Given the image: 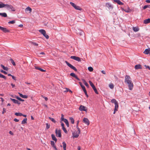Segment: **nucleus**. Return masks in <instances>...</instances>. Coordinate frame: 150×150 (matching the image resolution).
<instances>
[{
	"instance_id": "obj_1",
	"label": "nucleus",
	"mask_w": 150,
	"mask_h": 150,
	"mask_svg": "<svg viewBox=\"0 0 150 150\" xmlns=\"http://www.w3.org/2000/svg\"><path fill=\"white\" fill-rule=\"evenodd\" d=\"M5 7L7 9L10 11H16L15 8L11 5H9L8 4H5Z\"/></svg>"
},
{
	"instance_id": "obj_2",
	"label": "nucleus",
	"mask_w": 150,
	"mask_h": 150,
	"mask_svg": "<svg viewBox=\"0 0 150 150\" xmlns=\"http://www.w3.org/2000/svg\"><path fill=\"white\" fill-rule=\"evenodd\" d=\"M89 84H90L91 86V87L93 89V90L94 91L95 93L97 94H98V93L97 91V90L95 86L93 84V83L91 81H89Z\"/></svg>"
},
{
	"instance_id": "obj_3",
	"label": "nucleus",
	"mask_w": 150,
	"mask_h": 150,
	"mask_svg": "<svg viewBox=\"0 0 150 150\" xmlns=\"http://www.w3.org/2000/svg\"><path fill=\"white\" fill-rule=\"evenodd\" d=\"M131 79L130 77L128 75H126L125 78V82L126 83H128L131 81Z\"/></svg>"
},
{
	"instance_id": "obj_4",
	"label": "nucleus",
	"mask_w": 150,
	"mask_h": 150,
	"mask_svg": "<svg viewBox=\"0 0 150 150\" xmlns=\"http://www.w3.org/2000/svg\"><path fill=\"white\" fill-rule=\"evenodd\" d=\"M55 134L57 137H61L62 136L61 130L60 129L57 130V129L55 130Z\"/></svg>"
},
{
	"instance_id": "obj_5",
	"label": "nucleus",
	"mask_w": 150,
	"mask_h": 150,
	"mask_svg": "<svg viewBox=\"0 0 150 150\" xmlns=\"http://www.w3.org/2000/svg\"><path fill=\"white\" fill-rule=\"evenodd\" d=\"M76 129L77 130L76 132V138H77L79 137L81 132L80 129L79 128L77 125L76 126Z\"/></svg>"
},
{
	"instance_id": "obj_6",
	"label": "nucleus",
	"mask_w": 150,
	"mask_h": 150,
	"mask_svg": "<svg viewBox=\"0 0 150 150\" xmlns=\"http://www.w3.org/2000/svg\"><path fill=\"white\" fill-rule=\"evenodd\" d=\"M128 84V86L129 90H131L132 89L133 87V84L132 81L129 82L128 83H127Z\"/></svg>"
},
{
	"instance_id": "obj_7",
	"label": "nucleus",
	"mask_w": 150,
	"mask_h": 150,
	"mask_svg": "<svg viewBox=\"0 0 150 150\" xmlns=\"http://www.w3.org/2000/svg\"><path fill=\"white\" fill-rule=\"evenodd\" d=\"M65 62L67 65L71 69L75 71V67L69 63L67 61H65Z\"/></svg>"
},
{
	"instance_id": "obj_8",
	"label": "nucleus",
	"mask_w": 150,
	"mask_h": 150,
	"mask_svg": "<svg viewBox=\"0 0 150 150\" xmlns=\"http://www.w3.org/2000/svg\"><path fill=\"white\" fill-rule=\"evenodd\" d=\"M83 121L87 125H89L90 122L88 118H84L83 119Z\"/></svg>"
},
{
	"instance_id": "obj_9",
	"label": "nucleus",
	"mask_w": 150,
	"mask_h": 150,
	"mask_svg": "<svg viewBox=\"0 0 150 150\" xmlns=\"http://www.w3.org/2000/svg\"><path fill=\"white\" fill-rule=\"evenodd\" d=\"M105 6L106 7H108L109 9H112L113 8V6L109 3H106Z\"/></svg>"
},
{
	"instance_id": "obj_10",
	"label": "nucleus",
	"mask_w": 150,
	"mask_h": 150,
	"mask_svg": "<svg viewBox=\"0 0 150 150\" xmlns=\"http://www.w3.org/2000/svg\"><path fill=\"white\" fill-rule=\"evenodd\" d=\"M79 110L80 111H86L87 109H86V107L84 106L81 105L79 108Z\"/></svg>"
},
{
	"instance_id": "obj_11",
	"label": "nucleus",
	"mask_w": 150,
	"mask_h": 150,
	"mask_svg": "<svg viewBox=\"0 0 150 150\" xmlns=\"http://www.w3.org/2000/svg\"><path fill=\"white\" fill-rule=\"evenodd\" d=\"M10 99L14 103L17 104L18 105H20L21 104V102L15 99H13L11 98H10Z\"/></svg>"
},
{
	"instance_id": "obj_12",
	"label": "nucleus",
	"mask_w": 150,
	"mask_h": 150,
	"mask_svg": "<svg viewBox=\"0 0 150 150\" xmlns=\"http://www.w3.org/2000/svg\"><path fill=\"white\" fill-rule=\"evenodd\" d=\"M76 31V33H77V34L80 36L82 35L84 33V32L83 31H82L81 30L78 29V30H77Z\"/></svg>"
},
{
	"instance_id": "obj_13",
	"label": "nucleus",
	"mask_w": 150,
	"mask_h": 150,
	"mask_svg": "<svg viewBox=\"0 0 150 150\" xmlns=\"http://www.w3.org/2000/svg\"><path fill=\"white\" fill-rule=\"evenodd\" d=\"M150 49L148 48L146 49L144 52L143 53L145 54H148L150 53Z\"/></svg>"
},
{
	"instance_id": "obj_14",
	"label": "nucleus",
	"mask_w": 150,
	"mask_h": 150,
	"mask_svg": "<svg viewBox=\"0 0 150 150\" xmlns=\"http://www.w3.org/2000/svg\"><path fill=\"white\" fill-rule=\"evenodd\" d=\"M114 1L120 5H122L123 4V3L122 2H121L120 0H114Z\"/></svg>"
},
{
	"instance_id": "obj_15",
	"label": "nucleus",
	"mask_w": 150,
	"mask_h": 150,
	"mask_svg": "<svg viewBox=\"0 0 150 150\" xmlns=\"http://www.w3.org/2000/svg\"><path fill=\"white\" fill-rule=\"evenodd\" d=\"M35 69L39 70L40 71H42V72H45L46 71L45 70H44L40 68L39 67H37V66H35Z\"/></svg>"
},
{
	"instance_id": "obj_16",
	"label": "nucleus",
	"mask_w": 150,
	"mask_h": 150,
	"mask_svg": "<svg viewBox=\"0 0 150 150\" xmlns=\"http://www.w3.org/2000/svg\"><path fill=\"white\" fill-rule=\"evenodd\" d=\"M134 68L136 69H141L142 68V66L139 64L136 65Z\"/></svg>"
},
{
	"instance_id": "obj_17",
	"label": "nucleus",
	"mask_w": 150,
	"mask_h": 150,
	"mask_svg": "<svg viewBox=\"0 0 150 150\" xmlns=\"http://www.w3.org/2000/svg\"><path fill=\"white\" fill-rule=\"evenodd\" d=\"M82 81L86 86L87 88H89V85L86 82L85 80L84 79H82Z\"/></svg>"
},
{
	"instance_id": "obj_18",
	"label": "nucleus",
	"mask_w": 150,
	"mask_h": 150,
	"mask_svg": "<svg viewBox=\"0 0 150 150\" xmlns=\"http://www.w3.org/2000/svg\"><path fill=\"white\" fill-rule=\"evenodd\" d=\"M150 22V18L146 19L144 21V23L146 24Z\"/></svg>"
},
{
	"instance_id": "obj_19",
	"label": "nucleus",
	"mask_w": 150,
	"mask_h": 150,
	"mask_svg": "<svg viewBox=\"0 0 150 150\" xmlns=\"http://www.w3.org/2000/svg\"><path fill=\"white\" fill-rule=\"evenodd\" d=\"M132 28H133V30L134 32H137V31H139V28H138V27H133Z\"/></svg>"
},
{
	"instance_id": "obj_20",
	"label": "nucleus",
	"mask_w": 150,
	"mask_h": 150,
	"mask_svg": "<svg viewBox=\"0 0 150 150\" xmlns=\"http://www.w3.org/2000/svg\"><path fill=\"white\" fill-rule=\"evenodd\" d=\"M63 121L65 123V124H66V125H67V127H69V122H68V120L67 119H65Z\"/></svg>"
},
{
	"instance_id": "obj_21",
	"label": "nucleus",
	"mask_w": 150,
	"mask_h": 150,
	"mask_svg": "<svg viewBox=\"0 0 150 150\" xmlns=\"http://www.w3.org/2000/svg\"><path fill=\"white\" fill-rule=\"evenodd\" d=\"M76 10H78L80 11H82V9L80 7L78 6H76Z\"/></svg>"
},
{
	"instance_id": "obj_22",
	"label": "nucleus",
	"mask_w": 150,
	"mask_h": 150,
	"mask_svg": "<svg viewBox=\"0 0 150 150\" xmlns=\"http://www.w3.org/2000/svg\"><path fill=\"white\" fill-rule=\"evenodd\" d=\"M0 16H1L3 17H7V15L5 13H0Z\"/></svg>"
},
{
	"instance_id": "obj_23",
	"label": "nucleus",
	"mask_w": 150,
	"mask_h": 150,
	"mask_svg": "<svg viewBox=\"0 0 150 150\" xmlns=\"http://www.w3.org/2000/svg\"><path fill=\"white\" fill-rule=\"evenodd\" d=\"M51 137L52 139L55 142H56L57 141V139L56 137H55V135L53 134H52L51 135Z\"/></svg>"
},
{
	"instance_id": "obj_24",
	"label": "nucleus",
	"mask_w": 150,
	"mask_h": 150,
	"mask_svg": "<svg viewBox=\"0 0 150 150\" xmlns=\"http://www.w3.org/2000/svg\"><path fill=\"white\" fill-rule=\"evenodd\" d=\"M27 119L26 118H24L22 121L21 124H24L27 123Z\"/></svg>"
},
{
	"instance_id": "obj_25",
	"label": "nucleus",
	"mask_w": 150,
	"mask_h": 150,
	"mask_svg": "<svg viewBox=\"0 0 150 150\" xmlns=\"http://www.w3.org/2000/svg\"><path fill=\"white\" fill-rule=\"evenodd\" d=\"M39 31L43 35L45 34V33H46L45 30L43 29L40 30Z\"/></svg>"
},
{
	"instance_id": "obj_26",
	"label": "nucleus",
	"mask_w": 150,
	"mask_h": 150,
	"mask_svg": "<svg viewBox=\"0 0 150 150\" xmlns=\"http://www.w3.org/2000/svg\"><path fill=\"white\" fill-rule=\"evenodd\" d=\"M1 67L3 68V69L5 70L8 71V68L7 67H5L2 64H1Z\"/></svg>"
},
{
	"instance_id": "obj_27",
	"label": "nucleus",
	"mask_w": 150,
	"mask_h": 150,
	"mask_svg": "<svg viewBox=\"0 0 150 150\" xmlns=\"http://www.w3.org/2000/svg\"><path fill=\"white\" fill-rule=\"evenodd\" d=\"M69 120L72 124H74V120L73 117H70L69 118Z\"/></svg>"
},
{
	"instance_id": "obj_28",
	"label": "nucleus",
	"mask_w": 150,
	"mask_h": 150,
	"mask_svg": "<svg viewBox=\"0 0 150 150\" xmlns=\"http://www.w3.org/2000/svg\"><path fill=\"white\" fill-rule=\"evenodd\" d=\"M2 31L4 33H8L9 32V30L7 29L6 28H4Z\"/></svg>"
},
{
	"instance_id": "obj_29",
	"label": "nucleus",
	"mask_w": 150,
	"mask_h": 150,
	"mask_svg": "<svg viewBox=\"0 0 150 150\" xmlns=\"http://www.w3.org/2000/svg\"><path fill=\"white\" fill-rule=\"evenodd\" d=\"M109 87L111 89H112L114 88V86L113 83H111L109 84Z\"/></svg>"
},
{
	"instance_id": "obj_30",
	"label": "nucleus",
	"mask_w": 150,
	"mask_h": 150,
	"mask_svg": "<svg viewBox=\"0 0 150 150\" xmlns=\"http://www.w3.org/2000/svg\"><path fill=\"white\" fill-rule=\"evenodd\" d=\"M111 102L112 103H114V104H115L116 103H117V102L116 101V100L115 99H113L111 100Z\"/></svg>"
},
{
	"instance_id": "obj_31",
	"label": "nucleus",
	"mask_w": 150,
	"mask_h": 150,
	"mask_svg": "<svg viewBox=\"0 0 150 150\" xmlns=\"http://www.w3.org/2000/svg\"><path fill=\"white\" fill-rule=\"evenodd\" d=\"M48 118L50 120L52 121L53 122H54V123L56 122V121H55V120H54V118H51V117H49Z\"/></svg>"
},
{
	"instance_id": "obj_32",
	"label": "nucleus",
	"mask_w": 150,
	"mask_h": 150,
	"mask_svg": "<svg viewBox=\"0 0 150 150\" xmlns=\"http://www.w3.org/2000/svg\"><path fill=\"white\" fill-rule=\"evenodd\" d=\"M15 115L17 116H21L23 115V114L20 112H16L15 113Z\"/></svg>"
},
{
	"instance_id": "obj_33",
	"label": "nucleus",
	"mask_w": 150,
	"mask_h": 150,
	"mask_svg": "<svg viewBox=\"0 0 150 150\" xmlns=\"http://www.w3.org/2000/svg\"><path fill=\"white\" fill-rule=\"evenodd\" d=\"M16 98L20 101H24V100L22 99L21 98L19 97L18 96H16Z\"/></svg>"
},
{
	"instance_id": "obj_34",
	"label": "nucleus",
	"mask_w": 150,
	"mask_h": 150,
	"mask_svg": "<svg viewBox=\"0 0 150 150\" xmlns=\"http://www.w3.org/2000/svg\"><path fill=\"white\" fill-rule=\"evenodd\" d=\"M0 77L1 78H3L5 80H6V77L5 76L2 75L1 74H0Z\"/></svg>"
},
{
	"instance_id": "obj_35",
	"label": "nucleus",
	"mask_w": 150,
	"mask_h": 150,
	"mask_svg": "<svg viewBox=\"0 0 150 150\" xmlns=\"http://www.w3.org/2000/svg\"><path fill=\"white\" fill-rule=\"evenodd\" d=\"M25 11H29L30 12L32 11V9L29 7L28 6L25 9Z\"/></svg>"
},
{
	"instance_id": "obj_36",
	"label": "nucleus",
	"mask_w": 150,
	"mask_h": 150,
	"mask_svg": "<svg viewBox=\"0 0 150 150\" xmlns=\"http://www.w3.org/2000/svg\"><path fill=\"white\" fill-rule=\"evenodd\" d=\"M76 60L78 62H80L81 61V58L79 57L76 56Z\"/></svg>"
},
{
	"instance_id": "obj_37",
	"label": "nucleus",
	"mask_w": 150,
	"mask_h": 150,
	"mask_svg": "<svg viewBox=\"0 0 150 150\" xmlns=\"http://www.w3.org/2000/svg\"><path fill=\"white\" fill-rule=\"evenodd\" d=\"M1 4H0V8H3L5 7V4L2 2H1Z\"/></svg>"
},
{
	"instance_id": "obj_38",
	"label": "nucleus",
	"mask_w": 150,
	"mask_h": 150,
	"mask_svg": "<svg viewBox=\"0 0 150 150\" xmlns=\"http://www.w3.org/2000/svg\"><path fill=\"white\" fill-rule=\"evenodd\" d=\"M62 144L63 145V149H66V144L64 142H62Z\"/></svg>"
},
{
	"instance_id": "obj_39",
	"label": "nucleus",
	"mask_w": 150,
	"mask_h": 150,
	"mask_svg": "<svg viewBox=\"0 0 150 150\" xmlns=\"http://www.w3.org/2000/svg\"><path fill=\"white\" fill-rule=\"evenodd\" d=\"M29 42L30 43L33 44L34 45H35V46H38V44L37 43H36L33 42L31 41H30Z\"/></svg>"
},
{
	"instance_id": "obj_40",
	"label": "nucleus",
	"mask_w": 150,
	"mask_h": 150,
	"mask_svg": "<svg viewBox=\"0 0 150 150\" xmlns=\"http://www.w3.org/2000/svg\"><path fill=\"white\" fill-rule=\"evenodd\" d=\"M46 129H49L50 127V124H48V123H46Z\"/></svg>"
},
{
	"instance_id": "obj_41",
	"label": "nucleus",
	"mask_w": 150,
	"mask_h": 150,
	"mask_svg": "<svg viewBox=\"0 0 150 150\" xmlns=\"http://www.w3.org/2000/svg\"><path fill=\"white\" fill-rule=\"evenodd\" d=\"M115 105V109L116 110V109L118 110V102L117 103H116Z\"/></svg>"
},
{
	"instance_id": "obj_42",
	"label": "nucleus",
	"mask_w": 150,
	"mask_h": 150,
	"mask_svg": "<svg viewBox=\"0 0 150 150\" xmlns=\"http://www.w3.org/2000/svg\"><path fill=\"white\" fill-rule=\"evenodd\" d=\"M10 61H11V63L13 66L16 65V63L12 59H10Z\"/></svg>"
},
{
	"instance_id": "obj_43",
	"label": "nucleus",
	"mask_w": 150,
	"mask_h": 150,
	"mask_svg": "<svg viewBox=\"0 0 150 150\" xmlns=\"http://www.w3.org/2000/svg\"><path fill=\"white\" fill-rule=\"evenodd\" d=\"M88 70L90 71H91V72L92 71H93V68L92 67H89L88 68Z\"/></svg>"
},
{
	"instance_id": "obj_44",
	"label": "nucleus",
	"mask_w": 150,
	"mask_h": 150,
	"mask_svg": "<svg viewBox=\"0 0 150 150\" xmlns=\"http://www.w3.org/2000/svg\"><path fill=\"white\" fill-rule=\"evenodd\" d=\"M51 144L52 146L53 147L55 146V145L54 142L52 141H51Z\"/></svg>"
},
{
	"instance_id": "obj_45",
	"label": "nucleus",
	"mask_w": 150,
	"mask_h": 150,
	"mask_svg": "<svg viewBox=\"0 0 150 150\" xmlns=\"http://www.w3.org/2000/svg\"><path fill=\"white\" fill-rule=\"evenodd\" d=\"M62 129L65 133H67V130L66 128L64 127H62Z\"/></svg>"
},
{
	"instance_id": "obj_46",
	"label": "nucleus",
	"mask_w": 150,
	"mask_h": 150,
	"mask_svg": "<svg viewBox=\"0 0 150 150\" xmlns=\"http://www.w3.org/2000/svg\"><path fill=\"white\" fill-rule=\"evenodd\" d=\"M64 115H63V114H62L61 117V121H63V120H65V118H64Z\"/></svg>"
},
{
	"instance_id": "obj_47",
	"label": "nucleus",
	"mask_w": 150,
	"mask_h": 150,
	"mask_svg": "<svg viewBox=\"0 0 150 150\" xmlns=\"http://www.w3.org/2000/svg\"><path fill=\"white\" fill-rule=\"evenodd\" d=\"M15 21L14 20H13L11 21H10L8 22V23L9 24H13L15 23Z\"/></svg>"
},
{
	"instance_id": "obj_48",
	"label": "nucleus",
	"mask_w": 150,
	"mask_h": 150,
	"mask_svg": "<svg viewBox=\"0 0 150 150\" xmlns=\"http://www.w3.org/2000/svg\"><path fill=\"white\" fill-rule=\"evenodd\" d=\"M43 35L47 39H48L49 38V36L46 34V33H45V34Z\"/></svg>"
},
{
	"instance_id": "obj_49",
	"label": "nucleus",
	"mask_w": 150,
	"mask_h": 150,
	"mask_svg": "<svg viewBox=\"0 0 150 150\" xmlns=\"http://www.w3.org/2000/svg\"><path fill=\"white\" fill-rule=\"evenodd\" d=\"M83 91L84 92V93L85 94V95H86V96L87 97V98L88 97V95L87 93V92L86 90H85Z\"/></svg>"
},
{
	"instance_id": "obj_50",
	"label": "nucleus",
	"mask_w": 150,
	"mask_h": 150,
	"mask_svg": "<svg viewBox=\"0 0 150 150\" xmlns=\"http://www.w3.org/2000/svg\"><path fill=\"white\" fill-rule=\"evenodd\" d=\"M83 91L84 92V93L85 94V95H86V96L87 97V98L88 97V95L87 93V92L86 90H85Z\"/></svg>"
},
{
	"instance_id": "obj_51",
	"label": "nucleus",
	"mask_w": 150,
	"mask_h": 150,
	"mask_svg": "<svg viewBox=\"0 0 150 150\" xmlns=\"http://www.w3.org/2000/svg\"><path fill=\"white\" fill-rule=\"evenodd\" d=\"M0 71L1 72V73H4V74H7V72H6V71H4V70H1V71Z\"/></svg>"
},
{
	"instance_id": "obj_52",
	"label": "nucleus",
	"mask_w": 150,
	"mask_h": 150,
	"mask_svg": "<svg viewBox=\"0 0 150 150\" xmlns=\"http://www.w3.org/2000/svg\"><path fill=\"white\" fill-rule=\"evenodd\" d=\"M149 5H145L144 6L143 8L144 9H145L147 8H149Z\"/></svg>"
},
{
	"instance_id": "obj_53",
	"label": "nucleus",
	"mask_w": 150,
	"mask_h": 150,
	"mask_svg": "<svg viewBox=\"0 0 150 150\" xmlns=\"http://www.w3.org/2000/svg\"><path fill=\"white\" fill-rule=\"evenodd\" d=\"M70 4H71L74 8H75V4L72 2H70Z\"/></svg>"
},
{
	"instance_id": "obj_54",
	"label": "nucleus",
	"mask_w": 150,
	"mask_h": 150,
	"mask_svg": "<svg viewBox=\"0 0 150 150\" xmlns=\"http://www.w3.org/2000/svg\"><path fill=\"white\" fill-rule=\"evenodd\" d=\"M6 109L5 108H3V112H2V113L3 114L5 113V112H6Z\"/></svg>"
},
{
	"instance_id": "obj_55",
	"label": "nucleus",
	"mask_w": 150,
	"mask_h": 150,
	"mask_svg": "<svg viewBox=\"0 0 150 150\" xmlns=\"http://www.w3.org/2000/svg\"><path fill=\"white\" fill-rule=\"evenodd\" d=\"M70 75L74 77H75V74H74V73H71Z\"/></svg>"
},
{
	"instance_id": "obj_56",
	"label": "nucleus",
	"mask_w": 150,
	"mask_h": 150,
	"mask_svg": "<svg viewBox=\"0 0 150 150\" xmlns=\"http://www.w3.org/2000/svg\"><path fill=\"white\" fill-rule=\"evenodd\" d=\"M144 66L146 69H148L149 70H150V67L149 66L145 65Z\"/></svg>"
},
{
	"instance_id": "obj_57",
	"label": "nucleus",
	"mask_w": 150,
	"mask_h": 150,
	"mask_svg": "<svg viewBox=\"0 0 150 150\" xmlns=\"http://www.w3.org/2000/svg\"><path fill=\"white\" fill-rule=\"evenodd\" d=\"M22 98H28V96L27 95H23Z\"/></svg>"
},
{
	"instance_id": "obj_58",
	"label": "nucleus",
	"mask_w": 150,
	"mask_h": 150,
	"mask_svg": "<svg viewBox=\"0 0 150 150\" xmlns=\"http://www.w3.org/2000/svg\"><path fill=\"white\" fill-rule=\"evenodd\" d=\"M65 89V90L64 91V92H67L69 91V89L67 88H66Z\"/></svg>"
},
{
	"instance_id": "obj_59",
	"label": "nucleus",
	"mask_w": 150,
	"mask_h": 150,
	"mask_svg": "<svg viewBox=\"0 0 150 150\" xmlns=\"http://www.w3.org/2000/svg\"><path fill=\"white\" fill-rule=\"evenodd\" d=\"M81 88L82 89L83 91L86 90L85 87L84 86H81Z\"/></svg>"
},
{
	"instance_id": "obj_60",
	"label": "nucleus",
	"mask_w": 150,
	"mask_h": 150,
	"mask_svg": "<svg viewBox=\"0 0 150 150\" xmlns=\"http://www.w3.org/2000/svg\"><path fill=\"white\" fill-rule=\"evenodd\" d=\"M14 121L16 122H18L19 121V120L16 118H15L14 119Z\"/></svg>"
},
{
	"instance_id": "obj_61",
	"label": "nucleus",
	"mask_w": 150,
	"mask_h": 150,
	"mask_svg": "<svg viewBox=\"0 0 150 150\" xmlns=\"http://www.w3.org/2000/svg\"><path fill=\"white\" fill-rule=\"evenodd\" d=\"M61 125L62 128L64 127V124L62 122H61Z\"/></svg>"
},
{
	"instance_id": "obj_62",
	"label": "nucleus",
	"mask_w": 150,
	"mask_h": 150,
	"mask_svg": "<svg viewBox=\"0 0 150 150\" xmlns=\"http://www.w3.org/2000/svg\"><path fill=\"white\" fill-rule=\"evenodd\" d=\"M71 59L75 60V56H71Z\"/></svg>"
},
{
	"instance_id": "obj_63",
	"label": "nucleus",
	"mask_w": 150,
	"mask_h": 150,
	"mask_svg": "<svg viewBox=\"0 0 150 150\" xmlns=\"http://www.w3.org/2000/svg\"><path fill=\"white\" fill-rule=\"evenodd\" d=\"M101 72L103 74H106V73H105V71L104 70H102L101 71Z\"/></svg>"
},
{
	"instance_id": "obj_64",
	"label": "nucleus",
	"mask_w": 150,
	"mask_h": 150,
	"mask_svg": "<svg viewBox=\"0 0 150 150\" xmlns=\"http://www.w3.org/2000/svg\"><path fill=\"white\" fill-rule=\"evenodd\" d=\"M77 150H81V147L79 146H78L77 148Z\"/></svg>"
}]
</instances>
